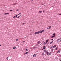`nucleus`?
<instances>
[{"label": "nucleus", "instance_id": "423d86ee", "mask_svg": "<svg viewBox=\"0 0 61 61\" xmlns=\"http://www.w3.org/2000/svg\"><path fill=\"white\" fill-rule=\"evenodd\" d=\"M46 50H45L44 51L43 53H45V52H46Z\"/></svg>", "mask_w": 61, "mask_h": 61}, {"label": "nucleus", "instance_id": "2eb2a0df", "mask_svg": "<svg viewBox=\"0 0 61 61\" xmlns=\"http://www.w3.org/2000/svg\"><path fill=\"white\" fill-rule=\"evenodd\" d=\"M24 50H26V51H27L28 50V49H25Z\"/></svg>", "mask_w": 61, "mask_h": 61}, {"label": "nucleus", "instance_id": "7c9ffc66", "mask_svg": "<svg viewBox=\"0 0 61 61\" xmlns=\"http://www.w3.org/2000/svg\"><path fill=\"white\" fill-rule=\"evenodd\" d=\"M8 57H7V58H6V59L7 60H8Z\"/></svg>", "mask_w": 61, "mask_h": 61}, {"label": "nucleus", "instance_id": "5fc2aeb1", "mask_svg": "<svg viewBox=\"0 0 61 61\" xmlns=\"http://www.w3.org/2000/svg\"><path fill=\"white\" fill-rule=\"evenodd\" d=\"M53 6H52V7H53Z\"/></svg>", "mask_w": 61, "mask_h": 61}, {"label": "nucleus", "instance_id": "a211bd4d", "mask_svg": "<svg viewBox=\"0 0 61 61\" xmlns=\"http://www.w3.org/2000/svg\"><path fill=\"white\" fill-rule=\"evenodd\" d=\"M48 40H46V43H47V42H48Z\"/></svg>", "mask_w": 61, "mask_h": 61}, {"label": "nucleus", "instance_id": "9d476101", "mask_svg": "<svg viewBox=\"0 0 61 61\" xmlns=\"http://www.w3.org/2000/svg\"><path fill=\"white\" fill-rule=\"evenodd\" d=\"M28 52H25L24 53V55H26V54H28Z\"/></svg>", "mask_w": 61, "mask_h": 61}, {"label": "nucleus", "instance_id": "3c124183", "mask_svg": "<svg viewBox=\"0 0 61 61\" xmlns=\"http://www.w3.org/2000/svg\"><path fill=\"white\" fill-rule=\"evenodd\" d=\"M21 15H20V16H19V17H20V16H21Z\"/></svg>", "mask_w": 61, "mask_h": 61}, {"label": "nucleus", "instance_id": "79ce46f5", "mask_svg": "<svg viewBox=\"0 0 61 61\" xmlns=\"http://www.w3.org/2000/svg\"><path fill=\"white\" fill-rule=\"evenodd\" d=\"M51 40L53 41V39H51Z\"/></svg>", "mask_w": 61, "mask_h": 61}, {"label": "nucleus", "instance_id": "6e6552de", "mask_svg": "<svg viewBox=\"0 0 61 61\" xmlns=\"http://www.w3.org/2000/svg\"><path fill=\"white\" fill-rule=\"evenodd\" d=\"M39 33H42V30H40L39 31Z\"/></svg>", "mask_w": 61, "mask_h": 61}, {"label": "nucleus", "instance_id": "49530a36", "mask_svg": "<svg viewBox=\"0 0 61 61\" xmlns=\"http://www.w3.org/2000/svg\"><path fill=\"white\" fill-rule=\"evenodd\" d=\"M44 50L43 49H42V50Z\"/></svg>", "mask_w": 61, "mask_h": 61}, {"label": "nucleus", "instance_id": "cd10ccee", "mask_svg": "<svg viewBox=\"0 0 61 61\" xmlns=\"http://www.w3.org/2000/svg\"><path fill=\"white\" fill-rule=\"evenodd\" d=\"M49 29H50V28L51 27V26H49Z\"/></svg>", "mask_w": 61, "mask_h": 61}, {"label": "nucleus", "instance_id": "e433bc0d", "mask_svg": "<svg viewBox=\"0 0 61 61\" xmlns=\"http://www.w3.org/2000/svg\"><path fill=\"white\" fill-rule=\"evenodd\" d=\"M16 41H18V39H17L16 40Z\"/></svg>", "mask_w": 61, "mask_h": 61}, {"label": "nucleus", "instance_id": "58836bf2", "mask_svg": "<svg viewBox=\"0 0 61 61\" xmlns=\"http://www.w3.org/2000/svg\"><path fill=\"white\" fill-rule=\"evenodd\" d=\"M53 49H52V50H51V52H53Z\"/></svg>", "mask_w": 61, "mask_h": 61}, {"label": "nucleus", "instance_id": "f8f14e48", "mask_svg": "<svg viewBox=\"0 0 61 61\" xmlns=\"http://www.w3.org/2000/svg\"><path fill=\"white\" fill-rule=\"evenodd\" d=\"M44 31H45L44 30H42L41 31V32H43H43H44Z\"/></svg>", "mask_w": 61, "mask_h": 61}, {"label": "nucleus", "instance_id": "9b49d317", "mask_svg": "<svg viewBox=\"0 0 61 61\" xmlns=\"http://www.w3.org/2000/svg\"><path fill=\"white\" fill-rule=\"evenodd\" d=\"M9 14V13H5L4 15H8Z\"/></svg>", "mask_w": 61, "mask_h": 61}, {"label": "nucleus", "instance_id": "6ab92c4d", "mask_svg": "<svg viewBox=\"0 0 61 61\" xmlns=\"http://www.w3.org/2000/svg\"><path fill=\"white\" fill-rule=\"evenodd\" d=\"M56 45H54V46H53V48H55V47H56Z\"/></svg>", "mask_w": 61, "mask_h": 61}, {"label": "nucleus", "instance_id": "37998d69", "mask_svg": "<svg viewBox=\"0 0 61 61\" xmlns=\"http://www.w3.org/2000/svg\"><path fill=\"white\" fill-rule=\"evenodd\" d=\"M19 10H16L17 11H18Z\"/></svg>", "mask_w": 61, "mask_h": 61}, {"label": "nucleus", "instance_id": "864d4df0", "mask_svg": "<svg viewBox=\"0 0 61 61\" xmlns=\"http://www.w3.org/2000/svg\"><path fill=\"white\" fill-rule=\"evenodd\" d=\"M60 61H61V60Z\"/></svg>", "mask_w": 61, "mask_h": 61}, {"label": "nucleus", "instance_id": "0eeeda50", "mask_svg": "<svg viewBox=\"0 0 61 61\" xmlns=\"http://www.w3.org/2000/svg\"><path fill=\"white\" fill-rule=\"evenodd\" d=\"M16 48V47H15V46H14L13 47V48L14 49H15V48Z\"/></svg>", "mask_w": 61, "mask_h": 61}, {"label": "nucleus", "instance_id": "c756f323", "mask_svg": "<svg viewBox=\"0 0 61 61\" xmlns=\"http://www.w3.org/2000/svg\"><path fill=\"white\" fill-rule=\"evenodd\" d=\"M21 14V13H19L18 14V15H20V14Z\"/></svg>", "mask_w": 61, "mask_h": 61}, {"label": "nucleus", "instance_id": "ddd939ff", "mask_svg": "<svg viewBox=\"0 0 61 61\" xmlns=\"http://www.w3.org/2000/svg\"><path fill=\"white\" fill-rule=\"evenodd\" d=\"M46 44V42H45L43 43V45H45Z\"/></svg>", "mask_w": 61, "mask_h": 61}, {"label": "nucleus", "instance_id": "4c0bfd02", "mask_svg": "<svg viewBox=\"0 0 61 61\" xmlns=\"http://www.w3.org/2000/svg\"><path fill=\"white\" fill-rule=\"evenodd\" d=\"M36 48V47H34L33 48V49H35Z\"/></svg>", "mask_w": 61, "mask_h": 61}, {"label": "nucleus", "instance_id": "2f4dec72", "mask_svg": "<svg viewBox=\"0 0 61 61\" xmlns=\"http://www.w3.org/2000/svg\"><path fill=\"white\" fill-rule=\"evenodd\" d=\"M55 35H56V33H55L53 34V35H54V36H55Z\"/></svg>", "mask_w": 61, "mask_h": 61}, {"label": "nucleus", "instance_id": "39448f33", "mask_svg": "<svg viewBox=\"0 0 61 61\" xmlns=\"http://www.w3.org/2000/svg\"><path fill=\"white\" fill-rule=\"evenodd\" d=\"M57 48H58V47H56V48L55 49L56 50H57Z\"/></svg>", "mask_w": 61, "mask_h": 61}, {"label": "nucleus", "instance_id": "4468645a", "mask_svg": "<svg viewBox=\"0 0 61 61\" xmlns=\"http://www.w3.org/2000/svg\"><path fill=\"white\" fill-rule=\"evenodd\" d=\"M53 46H51L50 47V49H52V48L53 47Z\"/></svg>", "mask_w": 61, "mask_h": 61}, {"label": "nucleus", "instance_id": "f257e3e1", "mask_svg": "<svg viewBox=\"0 0 61 61\" xmlns=\"http://www.w3.org/2000/svg\"><path fill=\"white\" fill-rule=\"evenodd\" d=\"M60 41H61V39H60L59 40H58L57 41V42H58H58H60Z\"/></svg>", "mask_w": 61, "mask_h": 61}, {"label": "nucleus", "instance_id": "473e14b6", "mask_svg": "<svg viewBox=\"0 0 61 61\" xmlns=\"http://www.w3.org/2000/svg\"><path fill=\"white\" fill-rule=\"evenodd\" d=\"M14 5H17V4H16V3L14 4Z\"/></svg>", "mask_w": 61, "mask_h": 61}, {"label": "nucleus", "instance_id": "412c9836", "mask_svg": "<svg viewBox=\"0 0 61 61\" xmlns=\"http://www.w3.org/2000/svg\"><path fill=\"white\" fill-rule=\"evenodd\" d=\"M40 41H38V42H37V44H39V43H40Z\"/></svg>", "mask_w": 61, "mask_h": 61}, {"label": "nucleus", "instance_id": "ea45409f", "mask_svg": "<svg viewBox=\"0 0 61 61\" xmlns=\"http://www.w3.org/2000/svg\"><path fill=\"white\" fill-rule=\"evenodd\" d=\"M59 51H58L57 52V53H59Z\"/></svg>", "mask_w": 61, "mask_h": 61}, {"label": "nucleus", "instance_id": "c03bdc74", "mask_svg": "<svg viewBox=\"0 0 61 61\" xmlns=\"http://www.w3.org/2000/svg\"><path fill=\"white\" fill-rule=\"evenodd\" d=\"M25 41H23V42H23V43H24V42H25Z\"/></svg>", "mask_w": 61, "mask_h": 61}, {"label": "nucleus", "instance_id": "7ed1b4c3", "mask_svg": "<svg viewBox=\"0 0 61 61\" xmlns=\"http://www.w3.org/2000/svg\"><path fill=\"white\" fill-rule=\"evenodd\" d=\"M55 36H56L55 35L53 36H51V37L52 38H53V37H55Z\"/></svg>", "mask_w": 61, "mask_h": 61}, {"label": "nucleus", "instance_id": "4be33fe9", "mask_svg": "<svg viewBox=\"0 0 61 61\" xmlns=\"http://www.w3.org/2000/svg\"><path fill=\"white\" fill-rule=\"evenodd\" d=\"M37 33L38 34L39 33V31H38Z\"/></svg>", "mask_w": 61, "mask_h": 61}, {"label": "nucleus", "instance_id": "f3484780", "mask_svg": "<svg viewBox=\"0 0 61 61\" xmlns=\"http://www.w3.org/2000/svg\"><path fill=\"white\" fill-rule=\"evenodd\" d=\"M37 34V32H35V33L34 34H35V35H36V34Z\"/></svg>", "mask_w": 61, "mask_h": 61}, {"label": "nucleus", "instance_id": "f03ea898", "mask_svg": "<svg viewBox=\"0 0 61 61\" xmlns=\"http://www.w3.org/2000/svg\"><path fill=\"white\" fill-rule=\"evenodd\" d=\"M46 53L47 55H48V54H49V52H48V51H46Z\"/></svg>", "mask_w": 61, "mask_h": 61}, {"label": "nucleus", "instance_id": "c9c22d12", "mask_svg": "<svg viewBox=\"0 0 61 61\" xmlns=\"http://www.w3.org/2000/svg\"><path fill=\"white\" fill-rule=\"evenodd\" d=\"M61 15V14L60 13V14H59L58 15Z\"/></svg>", "mask_w": 61, "mask_h": 61}, {"label": "nucleus", "instance_id": "c85d7f7f", "mask_svg": "<svg viewBox=\"0 0 61 61\" xmlns=\"http://www.w3.org/2000/svg\"><path fill=\"white\" fill-rule=\"evenodd\" d=\"M46 48H43V49H44V50H45V49H46Z\"/></svg>", "mask_w": 61, "mask_h": 61}, {"label": "nucleus", "instance_id": "a18cd8bd", "mask_svg": "<svg viewBox=\"0 0 61 61\" xmlns=\"http://www.w3.org/2000/svg\"><path fill=\"white\" fill-rule=\"evenodd\" d=\"M45 12L44 10H43V12Z\"/></svg>", "mask_w": 61, "mask_h": 61}, {"label": "nucleus", "instance_id": "20e7f679", "mask_svg": "<svg viewBox=\"0 0 61 61\" xmlns=\"http://www.w3.org/2000/svg\"><path fill=\"white\" fill-rule=\"evenodd\" d=\"M33 57H36V55L34 54L33 55Z\"/></svg>", "mask_w": 61, "mask_h": 61}, {"label": "nucleus", "instance_id": "603ef678", "mask_svg": "<svg viewBox=\"0 0 61 61\" xmlns=\"http://www.w3.org/2000/svg\"><path fill=\"white\" fill-rule=\"evenodd\" d=\"M48 44V43H47L46 44Z\"/></svg>", "mask_w": 61, "mask_h": 61}, {"label": "nucleus", "instance_id": "a878e982", "mask_svg": "<svg viewBox=\"0 0 61 61\" xmlns=\"http://www.w3.org/2000/svg\"><path fill=\"white\" fill-rule=\"evenodd\" d=\"M16 17H17V15H15Z\"/></svg>", "mask_w": 61, "mask_h": 61}, {"label": "nucleus", "instance_id": "72a5a7b5", "mask_svg": "<svg viewBox=\"0 0 61 61\" xmlns=\"http://www.w3.org/2000/svg\"><path fill=\"white\" fill-rule=\"evenodd\" d=\"M15 16H13V18H14L15 17Z\"/></svg>", "mask_w": 61, "mask_h": 61}, {"label": "nucleus", "instance_id": "b1692460", "mask_svg": "<svg viewBox=\"0 0 61 61\" xmlns=\"http://www.w3.org/2000/svg\"><path fill=\"white\" fill-rule=\"evenodd\" d=\"M12 11H13V10H10V12H12Z\"/></svg>", "mask_w": 61, "mask_h": 61}, {"label": "nucleus", "instance_id": "1a4fd4ad", "mask_svg": "<svg viewBox=\"0 0 61 61\" xmlns=\"http://www.w3.org/2000/svg\"><path fill=\"white\" fill-rule=\"evenodd\" d=\"M41 12H42V11H40L39 12V14H40L41 13Z\"/></svg>", "mask_w": 61, "mask_h": 61}, {"label": "nucleus", "instance_id": "5701e85b", "mask_svg": "<svg viewBox=\"0 0 61 61\" xmlns=\"http://www.w3.org/2000/svg\"><path fill=\"white\" fill-rule=\"evenodd\" d=\"M60 51H61V50L60 49V50H58V51L59 52H60Z\"/></svg>", "mask_w": 61, "mask_h": 61}, {"label": "nucleus", "instance_id": "aec40b11", "mask_svg": "<svg viewBox=\"0 0 61 61\" xmlns=\"http://www.w3.org/2000/svg\"><path fill=\"white\" fill-rule=\"evenodd\" d=\"M52 43H53V41H52L50 43V44H52Z\"/></svg>", "mask_w": 61, "mask_h": 61}, {"label": "nucleus", "instance_id": "a19ab883", "mask_svg": "<svg viewBox=\"0 0 61 61\" xmlns=\"http://www.w3.org/2000/svg\"><path fill=\"white\" fill-rule=\"evenodd\" d=\"M17 18H19V16H18Z\"/></svg>", "mask_w": 61, "mask_h": 61}, {"label": "nucleus", "instance_id": "de8ad7c7", "mask_svg": "<svg viewBox=\"0 0 61 61\" xmlns=\"http://www.w3.org/2000/svg\"><path fill=\"white\" fill-rule=\"evenodd\" d=\"M23 25H24V24H25V23H23Z\"/></svg>", "mask_w": 61, "mask_h": 61}, {"label": "nucleus", "instance_id": "09e8293b", "mask_svg": "<svg viewBox=\"0 0 61 61\" xmlns=\"http://www.w3.org/2000/svg\"><path fill=\"white\" fill-rule=\"evenodd\" d=\"M1 46V45H0V46Z\"/></svg>", "mask_w": 61, "mask_h": 61}, {"label": "nucleus", "instance_id": "dca6fc26", "mask_svg": "<svg viewBox=\"0 0 61 61\" xmlns=\"http://www.w3.org/2000/svg\"><path fill=\"white\" fill-rule=\"evenodd\" d=\"M49 54V55H51V52H50Z\"/></svg>", "mask_w": 61, "mask_h": 61}, {"label": "nucleus", "instance_id": "8fccbe9b", "mask_svg": "<svg viewBox=\"0 0 61 61\" xmlns=\"http://www.w3.org/2000/svg\"><path fill=\"white\" fill-rule=\"evenodd\" d=\"M60 56H61V55H60Z\"/></svg>", "mask_w": 61, "mask_h": 61}, {"label": "nucleus", "instance_id": "393cba45", "mask_svg": "<svg viewBox=\"0 0 61 61\" xmlns=\"http://www.w3.org/2000/svg\"><path fill=\"white\" fill-rule=\"evenodd\" d=\"M47 29H49V26L47 27Z\"/></svg>", "mask_w": 61, "mask_h": 61}, {"label": "nucleus", "instance_id": "f704fd0d", "mask_svg": "<svg viewBox=\"0 0 61 61\" xmlns=\"http://www.w3.org/2000/svg\"><path fill=\"white\" fill-rule=\"evenodd\" d=\"M43 48H46V46H44L43 47Z\"/></svg>", "mask_w": 61, "mask_h": 61}, {"label": "nucleus", "instance_id": "bb28decb", "mask_svg": "<svg viewBox=\"0 0 61 61\" xmlns=\"http://www.w3.org/2000/svg\"><path fill=\"white\" fill-rule=\"evenodd\" d=\"M44 55H45V53H42V56H44Z\"/></svg>", "mask_w": 61, "mask_h": 61}]
</instances>
